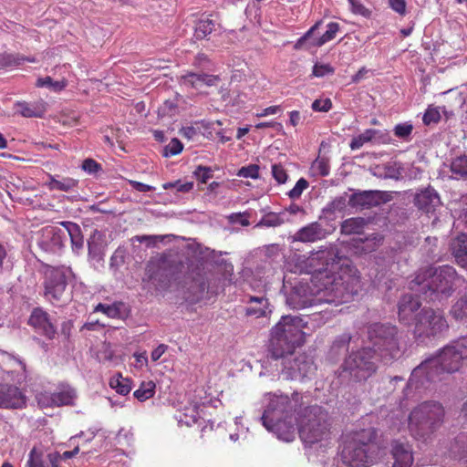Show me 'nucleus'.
Listing matches in <instances>:
<instances>
[{"label":"nucleus","instance_id":"f704fd0d","mask_svg":"<svg viewBox=\"0 0 467 467\" xmlns=\"http://www.w3.org/2000/svg\"><path fill=\"white\" fill-rule=\"evenodd\" d=\"M351 339L352 337L348 332H345L336 337L330 347L329 353L331 357L337 358L342 353L346 352L348 349Z\"/></svg>","mask_w":467,"mask_h":467},{"label":"nucleus","instance_id":"423d86ee","mask_svg":"<svg viewBox=\"0 0 467 467\" xmlns=\"http://www.w3.org/2000/svg\"><path fill=\"white\" fill-rule=\"evenodd\" d=\"M445 410L437 401H424L416 406L410 413L408 429L417 441L427 443L431 441L444 421Z\"/></svg>","mask_w":467,"mask_h":467},{"label":"nucleus","instance_id":"13d9d810","mask_svg":"<svg viewBox=\"0 0 467 467\" xmlns=\"http://www.w3.org/2000/svg\"><path fill=\"white\" fill-rule=\"evenodd\" d=\"M440 119L441 114L435 108H428L422 117V121L427 126L432 123H438Z\"/></svg>","mask_w":467,"mask_h":467},{"label":"nucleus","instance_id":"39448f33","mask_svg":"<svg viewBox=\"0 0 467 467\" xmlns=\"http://www.w3.org/2000/svg\"><path fill=\"white\" fill-rule=\"evenodd\" d=\"M307 321L298 316H284L272 328L270 339V355L279 359L285 354H291L296 348L305 342V332L302 330Z\"/></svg>","mask_w":467,"mask_h":467},{"label":"nucleus","instance_id":"412c9836","mask_svg":"<svg viewBox=\"0 0 467 467\" xmlns=\"http://www.w3.org/2000/svg\"><path fill=\"white\" fill-rule=\"evenodd\" d=\"M14 111L24 118H41L47 111V103L42 99L31 102L16 101L14 103Z\"/></svg>","mask_w":467,"mask_h":467},{"label":"nucleus","instance_id":"052dcab7","mask_svg":"<svg viewBox=\"0 0 467 467\" xmlns=\"http://www.w3.org/2000/svg\"><path fill=\"white\" fill-rule=\"evenodd\" d=\"M272 175L278 183H285L287 181L288 175L286 171L281 164L272 165Z\"/></svg>","mask_w":467,"mask_h":467},{"label":"nucleus","instance_id":"c03bdc74","mask_svg":"<svg viewBox=\"0 0 467 467\" xmlns=\"http://www.w3.org/2000/svg\"><path fill=\"white\" fill-rule=\"evenodd\" d=\"M364 219L362 218H349L342 223V233L346 234H359L364 226Z\"/></svg>","mask_w":467,"mask_h":467},{"label":"nucleus","instance_id":"bf43d9fd","mask_svg":"<svg viewBox=\"0 0 467 467\" xmlns=\"http://www.w3.org/2000/svg\"><path fill=\"white\" fill-rule=\"evenodd\" d=\"M237 175L244 178L257 179L259 177V167L255 164H251L246 167H242Z\"/></svg>","mask_w":467,"mask_h":467},{"label":"nucleus","instance_id":"72a5a7b5","mask_svg":"<svg viewBox=\"0 0 467 467\" xmlns=\"http://www.w3.org/2000/svg\"><path fill=\"white\" fill-rule=\"evenodd\" d=\"M450 170L455 180H467V155H460L452 159Z\"/></svg>","mask_w":467,"mask_h":467},{"label":"nucleus","instance_id":"aec40b11","mask_svg":"<svg viewBox=\"0 0 467 467\" xmlns=\"http://www.w3.org/2000/svg\"><path fill=\"white\" fill-rule=\"evenodd\" d=\"M441 203L439 193L431 187L420 190L415 194L414 204L425 213L433 212Z\"/></svg>","mask_w":467,"mask_h":467},{"label":"nucleus","instance_id":"c85d7f7f","mask_svg":"<svg viewBox=\"0 0 467 467\" xmlns=\"http://www.w3.org/2000/svg\"><path fill=\"white\" fill-rule=\"evenodd\" d=\"M47 186L50 191L70 192L74 190L78 181L71 177L48 176Z\"/></svg>","mask_w":467,"mask_h":467},{"label":"nucleus","instance_id":"9b49d317","mask_svg":"<svg viewBox=\"0 0 467 467\" xmlns=\"http://www.w3.org/2000/svg\"><path fill=\"white\" fill-rule=\"evenodd\" d=\"M449 325L439 310L421 308L414 322L412 335L418 345L429 346L443 336Z\"/></svg>","mask_w":467,"mask_h":467},{"label":"nucleus","instance_id":"f03ea898","mask_svg":"<svg viewBox=\"0 0 467 467\" xmlns=\"http://www.w3.org/2000/svg\"><path fill=\"white\" fill-rule=\"evenodd\" d=\"M467 358V336L451 341L435 356L423 360L411 372L407 389H427L441 373L459 370L462 361Z\"/></svg>","mask_w":467,"mask_h":467},{"label":"nucleus","instance_id":"338daca9","mask_svg":"<svg viewBox=\"0 0 467 467\" xmlns=\"http://www.w3.org/2000/svg\"><path fill=\"white\" fill-rule=\"evenodd\" d=\"M230 222L234 223H240L243 226H248L250 224L249 220L245 213H232L229 216Z\"/></svg>","mask_w":467,"mask_h":467},{"label":"nucleus","instance_id":"4be33fe9","mask_svg":"<svg viewBox=\"0 0 467 467\" xmlns=\"http://www.w3.org/2000/svg\"><path fill=\"white\" fill-rule=\"evenodd\" d=\"M327 231L318 222H313L300 228L294 236V240L301 243H314L326 237Z\"/></svg>","mask_w":467,"mask_h":467},{"label":"nucleus","instance_id":"f8f14e48","mask_svg":"<svg viewBox=\"0 0 467 467\" xmlns=\"http://www.w3.org/2000/svg\"><path fill=\"white\" fill-rule=\"evenodd\" d=\"M73 277L74 274L69 266H45L43 296L46 300L53 306L63 305L68 299L67 287Z\"/></svg>","mask_w":467,"mask_h":467},{"label":"nucleus","instance_id":"774afa93","mask_svg":"<svg viewBox=\"0 0 467 467\" xmlns=\"http://www.w3.org/2000/svg\"><path fill=\"white\" fill-rule=\"evenodd\" d=\"M378 241L377 237L371 239L367 238L362 242L363 245L360 246V248L364 253H370L378 246ZM358 247H359V245H358Z\"/></svg>","mask_w":467,"mask_h":467},{"label":"nucleus","instance_id":"5701e85b","mask_svg":"<svg viewBox=\"0 0 467 467\" xmlns=\"http://www.w3.org/2000/svg\"><path fill=\"white\" fill-rule=\"evenodd\" d=\"M391 453L394 460L392 467H411L414 459L410 444L395 441Z\"/></svg>","mask_w":467,"mask_h":467},{"label":"nucleus","instance_id":"c756f323","mask_svg":"<svg viewBox=\"0 0 467 467\" xmlns=\"http://www.w3.org/2000/svg\"><path fill=\"white\" fill-rule=\"evenodd\" d=\"M451 251L458 264L467 266V234H462L452 241Z\"/></svg>","mask_w":467,"mask_h":467},{"label":"nucleus","instance_id":"09e8293b","mask_svg":"<svg viewBox=\"0 0 467 467\" xmlns=\"http://www.w3.org/2000/svg\"><path fill=\"white\" fill-rule=\"evenodd\" d=\"M36 400L41 408H52L55 407L54 392L47 390L37 392L36 394Z\"/></svg>","mask_w":467,"mask_h":467},{"label":"nucleus","instance_id":"49530a36","mask_svg":"<svg viewBox=\"0 0 467 467\" xmlns=\"http://www.w3.org/2000/svg\"><path fill=\"white\" fill-rule=\"evenodd\" d=\"M109 386L120 395H127L131 389L130 380L123 378L121 375L111 378Z\"/></svg>","mask_w":467,"mask_h":467},{"label":"nucleus","instance_id":"ea45409f","mask_svg":"<svg viewBox=\"0 0 467 467\" xmlns=\"http://www.w3.org/2000/svg\"><path fill=\"white\" fill-rule=\"evenodd\" d=\"M413 130V124L410 121H405L395 125L393 128V133L400 140L409 142L412 139L411 135Z\"/></svg>","mask_w":467,"mask_h":467},{"label":"nucleus","instance_id":"6e6d98bb","mask_svg":"<svg viewBox=\"0 0 467 467\" xmlns=\"http://www.w3.org/2000/svg\"><path fill=\"white\" fill-rule=\"evenodd\" d=\"M183 149L182 143L178 139H172L163 149V155L171 157L179 154Z\"/></svg>","mask_w":467,"mask_h":467},{"label":"nucleus","instance_id":"a19ab883","mask_svg":"<svg viewBox=\"0 0 467 467\" xmlns=\"http://www.w3.org/2000/svg\"><path fill=\"white\" fill-rule=\"evenodd\" d=\"M63 225L67 226V231L70 236L72 246L76 249H80L83 246V237L79 226L74 223H62Z\"/></svg>","mask_w":467,"mask_h":467},{"label":"nucleus","instance_id":"0eeeda50","mask_svg":"<svg viewBox=\"0 0 467 467\" xmlns=\"http://www.w3.org/2000/svg\"><path fill=\"white\" fill-rule=\"evenodd\" d=\"M376 438L377 431L373 428L353 433L344 442L340 452L342 462L349 467H368L374 464L379 452Z\"/></svg>","mask_w":467,"mask_h":467},{"label":"nucleus","instance_id":"6e6552de","mask_svg":"<svg viewBox=\"0 0 467 467\" xmlns=\"http://www.w3.org/2000/svg\"><path fill=\"white\" fill-rule=\"evenodd\" d=\"M367 337L373 353L384 361L399 358L403 353L399 328L390 324L373 323L367 327Z\"/></svg>","mask_w":467,"mask_h":467},{"label":"nucleus","instance_id":"e2e57ef3","mask_svg":"<svg viewBox=\"0 0 467 467\" xmlns=\"http://www.w3.org/2000/svg\"><path fill=\"white\" fill-rule=\"evenodd\" d=\"M193 173L198 181L205 183L213 176V170L209 167L198 166Z\"/></svg>","mask_w":467,"mask_h":467},{"label":"nucleus","instance_id":"cd10ccee","mask_svg":"<svg viewBox=\"0 0 467 467\" xmlns=\"http://www.w3.org/2000/svg\"><path fill=\"white\" fill-rule=\"evenodd\" d=\"M174 417L179 425L192 426L201 420L200 408L197 405L185 407L183 410L178 411Z\"/></svg>","mask_w":467,"mask_h":467},{"label":"nucleus","instance_id":"8fccbe9b","mask_svg":"<svg viewBox=\"0 0 467 467\" xmlns=\"http://www.w3.org/2000/svg\"><path fill=\"white\" fill-rule=\"evenodd\" d=\"M451 312L456 319L467 318V297L460 298L452 306Z\"/></svg>","mask_w":467,"mask_h":467},{"label":"nucleus","instance_id":"dca6fc26","mask_svg":"<svg viewBox=\"0 0 467 467\" xmlns=\"http://www.w3.org/2000/svg\"><path fill=\"white\" fill-rule=\"evenodd\" d=\"M65 232L56 226L44 227L37 238V245L47 253H57L64 245Z\"/></svg>","mask_w":467,"mask_h":467},{"label":"nucleus","instance_id":"69168bd1","mask_svg":"<svg viewBox=\"0 0 467 467\" xmlns=\"http://www.w3.org/2000/svg\"><path fill=\"white\" fill-rule=\"evenodd\" d=\"M390 8L400 16L406 14V1L405 0H389Z\"/></svg>","mask_w":467,"mask_h":467},{"label":"nucleus","instance_id":"6ab92c4d","mask_svg":"<svg viewBox=\"0 0 467 467\" xmlns=\"http://www.w3.org/2000/svg\"><path fill=\"white\" fill-rule=\"evenodd\" d=\"M349 205L354 208L368 209L384 202L383 193L379 191H363L349 197Z\"/></svg>","mask_w":467,"mask_h":467},{"label":"nucleus","instance_id":"473e14b6","mask_svg":"<svg viewBox=\"0 0 467 467\" xmlns=\"http://www.w3.org/2000/svg\"><path fill=\"white\" fill-rule=\"evenodd\" d=\"M24 62H36L34 57H25L20 54L0 53V69L11 67H17Z\"/></svg>","mask_w":467,"mask_h":467},{"label":"nucleus","instance_id":"58836bf2","mask_svg":"<svg viewBox=\"0 0 467 467\" xmlns=\"http://www.w3.org/2000/svg\"><path fill=\"white\" fill-rule=\"evenodd\" d=\"M123 306L124 305L121 302H115L111 305L99 303L95 306L94 311L101 312L110 318H119L121 316Z\"/></svg>","mask_w":467,"mask_h":467},{"label":"nucleus","instance_id":"603ef678","mask_svg":"<svg viewBox=\"0 0 467 467\" xmlns=\"http://www.w3.org/2000/svg\"><path fill=\"white\" fill-rule=\"evenodd\" d=\"M81 169L88 174L97 176L103 169L100 163L91 158L85 159L82 161Z\"/></svg>","mask_w":467,"mask_h":467},{"label":"nucleus","instance_id":"bb28decb","mask_svg":"<svg viewBox=\"0 0 467 467\" xmlns=\"http://www.w3.org/2000/svg\"><path fill=\"white\" fill-rule=\"evenodd\" d=\"M248 306L245 309L246 316L254 317L256 318L265 317L271 312L269 309V303L266 297L261 296H249L247 302Z\"/></svg>","mask_w":467,"mask_h":467},{"label":"nucleus","instance_id":"e433bc0d","mask_svg":"<svg viewBox=\"0 0 467 467\" xmlns=\"http://www.w3.org/2000/svg\"><path fill=\"white\" fill-rule=\"evenodd\" d=\"M55 407L72 405L77 398L76 390L70 387H66L60 391L54 392Z\"/></svg>","mask_w":467,"mask_h":467},{"label":"nucleus","instance_id":"4468645a","mask_svg":"<svg viewBox=\"0 0 467 467\" xmlns=\"http://www.w3.org/2000/svg\"><path fill=\"white\" fill-rule=\"evenodd\" d=\"M279 358H282V375L286 379L304 380L311 377L316 370L312 358L305 353H295L294 350L291 354H285Z\"/></svg>","mask_w":467,"mask_h":467},{"label":"nucleus","instance_id":"393cba45","mask_svg":"<svg viewBox=\"0 0 467 467\" xmlns=\"http://www.w3.org/2000/svg\"><path fill=\"white\" fill-rule=\"evenodd\" d=\"M370 141L386 143L388 141V134L379 130L368 129L363 133L354 137L349 146L351 150H355Z\"/></svg>","mask_w":467,"mask_h":467},{"label":"nucleus","instance_id":"680f3d73","mask_svg":"<svg viewBox=\"0 0 467 467\" xmlns=\"http://www.w3.org/2000/svg\"><path fill=\"white\" fill-rule=\"evenodd\" d=\"M311 108L317 112H328L332 109V101L330 99H316Z\"/></svg>","mask_w":467,"mask_h":467},{"label":"nucleus","instance_id":"4c0bfd02","mask_svg":"<svg viewBox=\"0 0 467 467\" xmlns=\"http://www.w3.org/2000/svg\"><path fill=\"white\" fill-rule=\"evenodd\" d=\"M455 457L463 459L467 462V432L460 433L456 438L454 444L451 448Z\"/></svg>","mask_w":467,"mask_h":467},{"label":"nucleus","instance_id":"5fc2aeb1","mask_svg":"<svg viewBox=\"0 0 467 467\" xmlns=\"http://www.w3.org/2000/svg\"><path fill=\"white\" fill-rule=\"evenodd\" d=\"M308 186V182L305 178H300L296 185L287 192V195L292 200L298 199Z\"/></svg>","mask_w":467,"mask_h":467},{"label":"nucleus","instance_id":"864d4df0","mask_svg":"<svg viewBox=\"0 0 467 467\" xmlns=\"http://www.w3.org/2000/svg\"><path fill=\"white\" fill-rule=\"evenodd\" d=\"M162 188L164 190L175 189L177 192H189L193 188V182H182V181L178 180L175 182H169L163 183Z\"/></svg>","mask_w":467,"mask_h":467},{"label":"nucleus","instance_id":"3c124183","mask_svg":"<svg viewBox=\"0 0 467 467\" xmlns=\"http://www.w3.org/2000/svg\"><path fill=\"white\" fill-rule=\"evenodd\" d=\"M350 5V11L356 16H360L364 18H369L371 16V10L367 8L360 0H348Z\"/></svg>","mask_w":467,"mask_h":467},{"label":"nucleus","instance_id":"f257e3e1","mask_svg":"<svg viewBox=\"0 0 467 467\" xmlns=\"http://www.w3.org/2000/svg\"><path fill=\"white\" fill-rule=\"evenodd\" d=\"M310 284L296 286L287 302L296 309L323 303L340 305L350 301L361 289L358 269L339 255L337 245L329 244L311 253L305 261Z\"/></svg>","mask_w":467,"mask_h":467},{"label":"nucleus","instance_id":"20e7f679","mask_svg":"<svg viewBox=\"0 0 467 467\" xmlns=\"http://www.w3.org/2000/svg\"><path fill=\"white\" fill-rule=\"evenodd\" d=\"M455 279V269L450 265H442L436 269L430 268L417 275L410 283V288L421 295L426 300L441 301L451 296Z\"/></svg>","mask_w":467,"mask_h":467},{"label":"nucleus","instance_id":"7ed1b4c3","mask_svg":"<svg viewBox=\"0 0 467 467\" xmlns=\"http://www.w3.org/2000/svg\"><path fill=\"white\" fill-rule=\"evenodd\" d=\"M300 395L294 392L292 397L267 393L263 399L264 412L261 417L264 427L279 440L289 442L296 436L298 416L296 415Z\"/></svg>","mask_w":467,"mask_h":467},{"label":"nucleus","instance_id":"ddd939ff","mask_svg":"<svg viewBox=\"0 0 467 467\" xmlns=\"http://www.w3.org/2000/svg\"><path fill=\"white\" fill-rule=\"evenodd\" d=\"M379 359L369 347L352 351L341 365V374H348L355 381H366L376 373Z\"/></svg>","mask_w":467,"mask_h":467},{"label":"nucleus","instance_id":"a18cd8bd","mask_svg":"<svg viewBox=\"0 0 467 467\" xmlns=\"http://www.w3.org/2000/svg\"><path fill=\"white\" fill-rule=\"evenodd\" d=\"M155 393V383L153 381L142 382L140 388L134 391L133 396L140 401H145Z\"/></svg>","mask_w":467,"mask_h":467},{"label":"nucleus","instance_id":"a878e982","mask_svg":"<svg viewBox=\"0 0 467 467\" xmlns=\"http://www.w3.org/2000/svg\"><path fill=\"white\" fill-rule=\"evenodd\" d=\"M219 78L214 75L209 74H196V73H188L186 75L182 76L181 82L182 85L193 88H200L202 86H214L218 82Z\"/></svg>","mask_w":467,"mask_h":467},{"label":"nucleus","instance_id":"0e129e2a","mask_svg":"<svg viewBox=\"0 0 467 467\" xmlns=\"http://www.w3.org/2000/svg\"><path fill=\"white\" fill-rule=\"evenodd\" d=\"M333 73L334 68L328 64H316L313 67L312 74L317 78H322Z\"/></svg>","mask_w":467,"mask_h":467},{"label":"nucleus","instance_id":"b1692460","mask_svg":"<svg viewBox=\"0 0 467 467\" xmlns=\"http://www.w3.org/2000/svg\"><path fill=\"white\" fill-rule=\"evenodd\" d=\"M148 280L152 283L156 290L165 291L170 287L171 275L167 269L160 265L147 267Z\"/></svg>","mask_w":467,"mask_h":467},{"label":"nucleus","instance_id":"7c9ffc66","mask_svg":"<svg viewBox=\"0 0 467 467\" xmlns=\"http://www.w3.org/2000/svg\"><path fill=\"white\" fill-rule=\"evenodd\" d=\"M288 222H290V219L285 212H269L262 216L255 227H278Z\"/></svg>","mask_w":467,"mask_h":467},{"label":"nucleus","instance_id":"c9c22d12","mask_svg":"<svg viewBox=\"0 0 467 467\" xmlns=\"http://www.w3.org/2000/svg\"><path fill=\"white\" fill-rule=\"evenodd\" d=\"M216 22L209 17L201 18L195 26L194 36L196 39L201 40L212 34L215 30Z\"/></svg>","mask_w":467,"mask_h":467},{"label":"nucleus","instance_id":"9d476101","mask_svg":"<svg viewBox=\"0 0 467 467\" xmlns=\"http://www.w3.org/2000/svg\"><path fill=\"white\" fill-rule=\"evenodd\" d=\"M5 359L12 365L16 364L20 370H4L6 374L3 379H10L14 384L0 383V408L6 410L22 409L26 404V397L17 385H21L27 379L26 365L23 359L13 354L3 352Z\"/></svg>","mask_w":467,"mask_h":467},{"label":"nucleus","instance_id":"2eb2a0df","mask_svg":"<svg viewBox=\"0 0 467 467\" xmlns=\"http://www.w3.org/2000/svg\"><path fill=\"white\" fill-rule=\"evenodd\" d=\"M321 21H317L314 26H312L294 45V49L296 50H309L312 47H319L325 45L326 43L333 40L337 32L340 29V26L337 22H330L327 26L326 32L319 37H314V33L321 25Z\"/></svg>","mask_w":467,"mask_h":467},{"label":"nucleus","instance_id":"79ce46f5","mask_svg":"<svg viewBox=\"0 0 467 467\" xmlns=\"http://www.w3.org/2000/svg\"><path fill=\"white\" fill-rule=\"evenodd\" d=\"M78 451L79 447L77 445L72 451H64L62 454L57 451L50 452L47 454V461L51 467H59L62 461L74 457Z\"/></svg>","mask_w":467,"mask_h":467},{"label":"nucleus","instance_id":"1a4fd4ad","mask_svg":"<svg viewBox=\"0 0 467 467\" xmlns=\"http://www.w3.org/2000/svg\"><path fill=\"white\" fill-rule=\"evenodd\" d=\"M296 425L302 441L308 446L327 441L330 438V425L327 412L320 406L313 405L299 414Z\"/></svg>","mask_w":467,"mask_h":467},{"label":"nucleus","instance_id":"4d7b16f0","mask_svg":"<svg viewBox=\"0 0 467 467\" xmlns=\"http://www.w3.org/2000/svg\"><path fill=\"white\" fill-rule=\"evenodd\" d=\"M13 267V262L8 255L5 247L0 244V273L9 271Z\"/></svg>","mask_w":467,"mask_h":467},{"label":"nucleus","instance_id":"a211bd4d","mask_svg":"<svg viewBox=\"0 0 467 467\" xmlns=\"http://www.w3.org/2000/svg\"><path fill=\"white\" fill-rule=\"evenodd\" d=\"M29 325L32 326L38 333L49 339L55 337L57 329L50 319L49 315L42 308H35L29 317Z\"/></svg>","mask_w":467,"mask_h":467},{"label":"nucleus","instance_id":"de8ad7c7","mask_svg":"<svg viewBox=\"0 0 467 467\" xmlns=\"http://www.w3.org/2000/svg\"><path fill=\"white\" fill-rule=\"evenodd\" d=\"M50 463L48 461H45L43 453L36 449L31 450L28 455L26 466L27 467H48Z\"/></svg>","mask_w":467,"mask_h":467},{"label":"nucleus","instance_id":"f3484780","mask_svg":"<svg viewBox=\"0 0 467 467\" xmlns=\"http://www.w3.org/2000/svg\"><path fill=\"white\" fill-rule=\"evenodd\" d=\"M420 302L413 295H404L398 304V317L401 324L413 326L420 311Z\"/></svg>","mask_w":467,"mask_h":467},{"label":"nucleus","instance_id":"37998d69","mask_svg":"<svg viewBox=\"0 0 467 467\" xmlns=\"http://www.w3.org/2000/svg\"><path fill=\"white\" fill-rule=\"evenodd\" d=\"M67 85V81L65 79L62 80H53L50 77L40 78L36 81V86L39 88H47L52 91L59 92L63 90Z\"/></svg>","mask_w":467,"mask_h":467},{"label":"nucleus","instance_id":"2f4dec72","mask_svg":"<svg viewBox=\"0 0 467 467\" xmlns=\"http://www.w3.org/2000/svg\"><path fill=\"white\" fill-rule=\"evenodd\" d=\"M330 173V158L325 154H318L310 167L313 177H327Z\"/></svg>","mask_w":467,"mask_h":467}]
</instances>
